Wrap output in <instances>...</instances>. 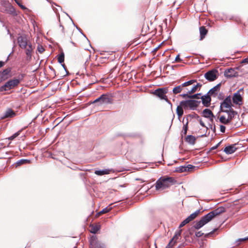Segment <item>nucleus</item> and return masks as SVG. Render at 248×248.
<instances>
[{
	"mask_svg": "<svg viewBox=\"0 0 248 248\" xmlns=\"http://www.w3.org/2000/svg\"><path fill=\"white\" fill-rule=\"evenodd\" d=\"M225 212V208L223 206L219 207L202 217L199 221L196 222L193 227L195 229L198 230L208 223L216 217Z\"/></svg>",
	"mask_w": 248,
	"mask_h": 248,
	"instance_id": "f257e3e1",
	"label": "nucleus"
},
{
	"mask_svg": "<svg viewBox=\"0 0 248 248\" xmlns=\"http://www.w3.org/2000/svg\"><path fill=\"white\" fill-rule=\"evenodd\" d=\"M175 179L172 177L164 176L159 178L155 182V185L157 191H162L169 188L176 183Z\"/></svg>",
	"mask_w": 248,
	"mask_h": 248,
	"instance_id": "f03ea898",
	"label": "nucleus"
},
{
	"mask_svg": "<svg viewBox=\"0 0 248 248\" xmlns=\"http://www.w3.org/2000/svg\"><path fill=\"white\" fill-rule=\"evenodd\" d=\"M17 42L21 48L25 49L27 60L30 61L31 58L32 52L33 50L31 43L26 36H23L18 37Z\"/></svg>",
	"mask_w": 248,
	"mask_h": 248,
	"instance_id": "7ed1b4c3",
	"label": "nucleus"
},
{
	"mask_svg": "<svg viewBox=\"0 0 248 248\" xmlns=\"http://www.w3.org/2000/svg\"><path fill=\"white\" fill-rule=\"evenodd\" d=\"M24 77V75H21V78L18 79L14 78L6 82L3 86L0 87V92H2L13 89L17 87Z\"/></svg>",
	"mask_w": 248,
	"mask_h": 248,
	"instance_id": "20e7f679",
	"label": "nucleus"
},
{
	"mask_svg": "<svg viewBox=\"0 0 248 248\" xmlns=\"http://www.w3.org/2000/svg\"><path fill=\"white\" fill-rule=\"evenodd\" d=\"M200 101L192 99L183 100L180 102V105L184 107L185 110L191 109L195 110L198 107Z\"/></svg>",
	"mask_w": 248,
	"mask_h": 248,
	"instance_id": "39448f33",
	"label": "nucleus"
},
{
	"mask_svg": "<svg viewBox=\"0 0 248 248\" xmlns=\"http://www.w3.org/2000/svg\"><path fill=\"white\" fill-rule=\"evenodd\" d=\"M168 92V88H158L155 90L153 93V94L157 97H158L161 99H163L165 100L168 103L171 104L170 101L168 99L167 96L166 94Z\"/></svg>",
	"mask_w": 248,
	"mask_h": 248,
	"instance_id": "423d86ee",
	"label": "nucleus"
},
{
	"mask_svg": "<svg viewBox=\"0 0 248 248\" xmlns=\"http://www.w3.org/2000/svg\"><path fill=\"white\" fill-rule=\"evenodd\" d=\"M113 99L112 96L109 94H103L99 97L96 99L93 103H99L100 105L103 104H112Z\"/></svg>",
	"mask_w": 248,
	"mask_h": 248,
	"instance_id": "0eeeda50",
	"label": "nucleus"
},
{
	"mask_svg": "<svg viewBox=\"0 0 248 248\" xmlns=\"http://www.w3.org/2000/svg\"><path fill=\"white\" fill-rule=\"evenodd\" d=\"M196 82V80H190L186 81L181 85L175 87L172 90V93L174 94H177L181 93L184 87H189L194 83Z\"/></svg>",
	"mask_w": 248,
	"mask_h": 248,
	"instance_id": "6e6552de",
	"label": "nucleus"
},
{
	"mask_svg": "<svg viewBox=\"0 0 248 248\" xmlns=\"http://www.w3.org/2000/svg\"><path fill=\"white\" fill-rule=\"evenodd\" d=\"M232 99L231 96L227 97L220 104L221 111L224 112V110H228L232 108Z\"/></svg>",
	"mask_w": 248,
	"mask_h": 248,
	"instance_id": "1a4fd4ad",
	"label": "nucleus"
},
{
	"mask_svg": "<svg viewBox=\"0 0 248 248\" xmlns=\"http://www.w3.org/2000/svg\"><path fill=\"white\" fill-rule=\"evenodd\" d=\"M4 11L5 13L13 16L16 15L15 9L10 3H5L4 5Z\"/></svg>",
	"mask_w": 248,
	"mask_h": 248,
	"instance_id": "9d476101",
	"label": "nucleus"
},
{
	"mask_svg": "<svg viewBox=\"0 0 248 248\" xmlns=\"http://www.w3.org/2000/svg\"><path fill=\"white\" fill-rule=\"evenodd\" d=\"M217 70L209 71L205 74L204 77L210 81H214L217 78Z\"/></svg>",
	"mask_w": 248,
	"mask_h": 248,
	"instance_id": "9b49d317",
	"label": "nucleus"
},
{
	"mask_svg": "<svg viewBox=\"0 0 248 248\" xmlns=\"http://www.w3.org/2000/svg\"><path fill=\"white\" fill-rule=\"evenodd\" d=\"M90 246L91 248H104L97 241L95 236H92L90 240Z\"/></svg>",
	"mask_w": 248,
	"mask_h": 248,
	"instance_id": "f8f14e48",
	"label": "nucleus"
},
{
	"mask_svg": "<svg viewBox=\"0 0 248 248\" xmlns=\"http://www.w3.org/2000/svg\"><path fill=\"white\" fill-rule=\"evenodd\" d=\"M202 115L203 117L209 119L211 123L213 122L215 116L210 109L208 108L204 109L202 111Z\"/></svg>",
	"mask_w": 248,
	"mask_h": 248,
	"instance_id": "ddd939ff",
	"label": "nucleus"
},
{
	"mask_svg": "<svg viewBox=\"0 0 248 248\" xmlns=\"http://www.w3.org/2000/svg\"><path fill=\"white\" fill-rule=\"evenodd\" d=\"M232 100L235 104L240 105L242 104L243 98L238 92L234 93Z\"/></svg>",
	"mask_w": 248,
	"mask_h": 248,
	"instance_id": "4468645a",
	"label": "nucleus"
},
{
	"mask_svg": "<svg viewBox=\"0 0 248 248\" xmlns=\"http://www.w3.org/2000/svg\"><path fill=\"white\" fill-rule=\"evenodd\" d=\"M224 75L226 77L231 78L236 77L238 75V73L234 69L230 68L225 71Z\"/></svg>",
	"mask_w": 248,
	"mask_h": 248,
	"instance_id": "2eb2a0df",
	"label": "nucleus"
},
{
	"mask_svg": "<svg viewBox=\"0 0 248 248\" xmlns=\"http://www.w3.org/2000/svg\"><path fill=\"white\" fill-rule=\"evenodd\" d=\"M208 93L205 95L202 96L201 98L203 105L205 107H208L210 105L211 98Z\"/></svg>",
	"mask_w": 248,
	"mask_h": 248,
	"instance_id": "dca6fc26",
	"label": "nucleus"
},
{
	"mask_svg": "<svg viewBox=\"0 0 248 248\" xmlns=\"http://www.w3.org/2000/svg\"><path fill=\"white\" fill-rule=\"evenodd\" d=\"M16 116V113L11 108H8L6 110L3 115L1 117L2 119L7 118H12Z\"/></svg>",
	"mask_w": 248,
	"mask_h": 248,
	"instance_id": "f3484780",
	"label": "nucleus"
},
{
	"mask_svg": "<svg viewBox=\"0 0 248 248\" xmlns=\"http://www.w3.org/2000/svg\"><path fill=\"white\" fill-rule=\"evenodd\" d=\"M235 145L236 144H232L226 147L224 149V152L228 155L233 153L237 149Z\"/></svg>",
	"mask_w": 248,
	"mask_h": 248,
	"instance_id": "a211bd4d",
	"label": "nucleus"
},
{
	"mask_svg": "<svg viewBox=\"0 0 248 248\" xmlns=\"http://www.w3.org/2000/svg\"><path fill=\"white\" fill-rule=\"evenodd\" d=\"M224 112H226L228 114L227 119L229 120L230 123L234 118V115H236L237 113V112L234 111L233 109H231L228 110H224Z\"/></svg>",
	"mask_w": 248,
	"mask_h": 248,
	"instance_id": "6ab92c4d",
	"label": "nucleus"
},
{
	"mask_svg": "<svg viewBox=\"0 0 248 248\" xmlns=\"http://www.w3.org/2000/svg\"><path fill=\"white\" fill-rule=\"evenodd\" d=\"M11 71V68H8L1 72H0V75L5 80L9 77V74Z\"/></svg>",
	"mask_w": 248,
	"mask_h": 248,
	"instance_id": "aec40b11",
	"label": "nucleus"
},
{
	"mask_svg": "<svg viewBox=\"0 0 248 248\" xmlns=\"http://www.w3.org/2000/svg\"><path fill=\"white\" fill-rule=\"evenodd\" d=\"M220 87V84H217L216 86L212 88L211 90H209L208 93L210 95H217V92L219 91V89Z\"/></svg>",
	"mask_w": 248,
	"mask_h": 248,
	"instance_id": "412c9836",
	"label": "nucleus"
},
{
	"mask_svg": "<svg viewBox=\"0 0 248 248\" xmlns=\"http://www.w3.org/2000/svg\"><path fill=\"white\" fill-rule=\"evenodd\" d=\"M185 140L188 143L194 145L195 143L196 138L192 135H188L186 137Z\"/></svg>",
	"mask_w": 248,
	"mask_h": 248,
	"instance_id": "4be33fe9",
	"label": "nucleus"
},
{
	"mask_svg": "<svg viewBox=\"0 0 248 248\" xmlns=\"http://www.w3.org/2000/svg\"><path fill=\"white\" fill-rule=\"evenodd\" d=\"M100 225L98 224H93L90 225V232L93 233H96L100 229Z\"/></svg>",
	"mask_w": 248,
	"mask_h": 248,
	"instance_id": "5701e85b",
	"label": "nucleus"
},
{
	"mask_svg": "<svg viewBox=\"0 0 248 248\" xmlns=\"http://www.w3.org/2000/svg\"><path fill=\"white\" fill-rule=\"evenodd\" d=\"M207 32L208 31L204 26H202L200 28V40H202L205 37Z\"/></svg>",
	"mask_w": 248,
	"mask_h": 248,
	"instance_id": "b1692460",
	"label": "nucleus"
},
{
	"mask_svg": "<svg viewBox=\"0 0 248 248\" xmlns=\"http://www.w3.org/2000/svg\"><path fill=\"white\" fill-rule=\"evenodd\" d=\"M200 213V210H198L196 211L194 213L191 214L186 218L188 219V221L190 222V221L194 220L195 218H196L199 215Z\"/></svg>",
	"mask_w": 248,
	"mask_h": 248,
	"instance_id": "393cba45",
	"label": "nucleus"
},
{
	"mask_svg": "<svg viewBox=\"0 0 248 248\" xmlns=\"http://www.w3.org/2000/svg\"><path fill=\"white\" fill-rule=\"evenodd\" d=\"M184 107L180 105L178 106L176 108V113L178 116V117H181L183 116L184 114Z\"/></svg>",
	"mask_w": 248,
	"mask_h": 248,
	"instance_id": "a878e982",
	"label": "nucleus"
},
{
	"mask_svg": "<svg viewBox=\"0 0 248 248\" xmlns=\"http://www.w3.org/2000/svg\"><path fill=\"white\" fill-rule=\"evenodd\" d=\"M112 209L111 207H106V208L103 209L101 211L99 212L96 215L95 217H99L100 216L102 215V214L107 213L109 212Z\"/></svg>",
	"mask_w": 248,
	"mask_h": 248,
	"instance_id": "bb28decb",
	"label": "nucleus"
},
{
	"mask_svg": "<svg viewBox=\"0 0 248 248\" xmlns=\"http://www.w3.org/2000/svg\"><path fill=\"white\" fill-rule=\"evenodd\" d=\"M31 161L30 160L22 159L19 160L16 163V167L21 166L23 164H30V163H31Z\"/></svg>",
	"mask_w": 248,
	"mask_h": 248,
	"instance_id": "cd10ccee",
	"label": "nucleus"
},
{
	"mask_svg": "<svg viewBox=\"0 0 248 248\" xmlns=\"http://www.w3.org/2000/svg\"><path fill=\"white\" fill-rule=\"evenodd\" d=\"M109 170L106 169L102 170H95L94 173L97 175H103L109 173Z\"/></svg>",
	"mask_w": 248,
	"mask_h": 248,
	"instance_id": "c85d7f7f",
	"label": "nucleus"
},
{
	"mask_svg": "<svg viewBox=\"0 0 248 248\" xmlns=\"http://www.w3.org/2000/svg\"><path fill=\"white\" fill-rule=\"evenodd\" d=\"M182 230H179V231H177L172 238L171 239L172 240L174 241H176V243H177V240L179 239V237H180L182 233Z\"/></svg>",
	"mask_w": 248,
	"mask_h": 248,
	"instance_id": "c756f323",
	"label": "nucleus"
},
{
	"mask_svg": "<svg viewBox=\"0 0 248 248\" xmlns=\"http://www.w3.org/2000/svg\"><path fill=\"white\" fill-rule=\"evenodd\" d=\"M183 91L185 93L184 94L180 95L183 98L188 97L189 95V93L187 92L189 91V88L188 87H184Z\"/></svg>",
	"mask_w": 248,
	"mask_h": 248,
	"instance_id": "7c9ffc66",
	"label": "nucleus"
},
{
	"mask_svg": "<svg viewBox=\"0 0 248 248\" xmlns=\"http://www.w3.org/2000/svg\"><path fill=\"white\" fill-rule=\"evenodd\" d=\"M219 121L220 123L224 124H228L230 123L229 120H228L227 118H226L225 116H221L219 117Z\"/></svg>",
	"mask_w": 248,
	"mask_h": 248,
	"instance_id": "2f4dec72",
	"label": "nucleus"
},
{
	"mask_svg": "<svg viewBox=\"0 0 248 248\" xmlns=\"http://www.w3.org/2000/svg\"><path fill=\"white\" fill-rule=\"evenodd\" d=\"M194 167L191 165H188L187 167H182L180 169V171L181 172H185L187 170H189L190 169H192Z\"/></svg>",
	"mask_w": 248,
	"mask_h": 248,
	"instance_id": "473e14b6",
	"label": "nucleus"
},
{
	"mask_svg": "<svg viewBox=\"0 0 248 248\" xmlns=\"http://www.w3.org/2000/svg\"><path fill=\"white\" fill-rule=\"evenodd\" d=\"M21 131H22V130H19L18 131H17V132H16V133L13 134L12 136L9 137L8 138V139L10 140H13L14 139H15L18 136H19L20 135Z\"/></svg>",
	"mask_w": 248,
	"mask_h": 248,
	"instance_id": "72a5a7b5",
	"label": "nucleus"
},
{
	"mask_svg": "<svg viewBox=\"0 0 248 248\" xmlns=\"http://www.w3.org/2000/svg\"><path fill=\"white\" fill-rule=\"evenodd\" d=\"M64 53L63 52H62L58 56V61L59 62L62 63V62H64Z\"/></svg>",
	"mask_w": 248,
	"mask_h": 248,
	"instance_id": "f704fd0d",
	"label": "nucleus"
},
{
	"mask_svg": "<svg viewBox=\"0 0 248 248\" xmlns=\"http://www.w3.org/2000/svg\"><path fill=\"white\" fill-rule=\"evenodd\" d=\"M201 96V93H197L194 95H190L188 96L187 98H191V99H199L200 96Z\"/></svg>",
	"mask_w": 248,
	"mask_h": 248,
	"instance_id": "c9c22d12",
	"label": "nucleus"
},
{
	"mask_svg": "<svg viewBox=\"0 0 248 248\" xmlns=\"http://www.w3.org/2000/svg\"><path fill=\"white\" fill-rule=\"evenodd\" d=\"M176 244V241H174L171 239L169 244L166 246V248H171Z\"/></svg>",
	"mask_w": 248,
	"mask_h": 248,
	"instance_id": "e433bc0d",
	"label": "nucleus"
},
{
	"mask_svg": "<svg viewBox=\"0 0 248 248\" xmlns=\"http://www.w3.org/2000/svg\"><path fill=\"white\" fill-rule=\"evenodd\" d=\"M197 89H198L197 88L196 86L194 85L192 88H189V91L187 92L189 93V94H191L196 92Z\"/></svg>",
	"mask_w": 248,
	"mask_h": 248,
	"instance_id": "4c0bfd02",
	"label": "nucleus"
},
{
	"mask_svg": "<svg viewBox=\"0 0 248 248\" xmlns=\"http://www.w3.org/2000/svg\"><path fill=\"white\" fill-rule=\"evenodd\" d=\"M189 222L188 220V219L186 218L184 220H183L179 225V228H182L184 227L185 225L188 223Z\"/></svg>",
	"mask_w": 248,
	"mask_h": 248,
	"instance_id": "58836bf2",
	"label": "nucleus"
},
{
	"mask_svg": "<svg viewBox=\"0 0 248 248\" xmlns=\"http://www.w3.org/2000/svg\"><path fill=\"white\" fill-rule=\"evenodd\" d=\"M218 230V229H214L213 231L208 233H206L204 235V237H211L212 236V235L213 234V233L216 232L217 230Z\"/></svg>",
	"mask_w": 248,
	"mask_h": 248,
	"instance_id": "ea45409f",
	"label": "nucleus"
},
{
	"mask_svg": "<svg viewBox=\"0 0 248 248\" xmlns=\"http://www.w3.org/2000/svg\"><path fill=\"white\" fill-rule=\"evenodd\" d=\"M187 124H188V123H187L186 125H184V126L183 127V130L182 132L183 133L182 135L183 134L184 135H186V134L187 129H188Z\"/></svg>",
	"mask_w": 248,
	"mask_h": 248,
	"instance_id": "a19ab883",
	"label": "nucleus"
},
{
	"mask_svg": "<svg viewBox=\"0 0 248 248\" xmlns=\"http://www.w3.org/2000/svg\"><path fill=\"white\" fill-rule=\"evenodd\" d=\"M37 50L41 53H42L45 51V49L42 46H38L37 47Z\"/></svg>",
	"mask_w": 248,
	"mask_h": 248,
	"instance_id": "79ce46f5",
	"label": "nucleus"
},
{
	"mask_svg": "<svg viewBox=\"0 0 248 248\" xmlns=\"http://www.w3.org/2000/svg\"><path fill=\"white\" fill-rule=\"evenodd\" d=\"M195 235L197 237H200L203 235V233L202 231H199L196 232Z\"/></svg>",
	"mask_w": 248,
	"mask_h": 248,
	"instance_id": "37998d69",
	"label": "nucleus"
},
{
	"mask_svg": "<svg viewBox=\"0 0 248 248\" xmlns=\"http://www.w3.org/2000/svg\"><path fill=\"white\" fill-rule=\"evenodd\" d=\"M248 240V236L244 238H240L238 239L237 242H244Z\"/></svg>",
	"mask_w": 248,
	"mask_h": 248,
	"instance_id": "c03bdc74",
	"label": "nucleus"
},
{
	"mask_svg": "<svg viewBox=\"0 0 248 248\" xmlns=\"http://www.w3.org/2000/svg\"><path fill=\"white\" fill-rule=\"evenodd\" d=\"M226 127L223 125L220 126V130L221 132L224 133L225 132Z\"/></svg>",
	"mask_w": 248,
	"mask_h": 248,
	"instance_id": "a18cd8bd",
	"label": "nucleus"
},
{
	"mask_svg": "<svg viewBox=\"0 0 248 248\" xmlns=\"http://www.w3.org/2000/svg\"><path fill=\"white\" fill-rule=\"evenodd\" d=\"M181 61H182L181 59L180 58V55H177V56L176 57L175 59V62H180Z\"/></svg>",
	"mask_w": 248,
	"mask_h": 248,
	"instance_id": "49530a36",
	"label": "nucleus"
},
{
	"mask_svg": "<svg viewBox=\"0 0 248 248\" xmlns=\"http://www.w3.org/2000/svg\"><path fill=\"white\" fill-rule=\"evenodd\" d=\"M200 124L202 126V127H206L205 124H204V123H203V122L202 120H200Z\"/></svg>",
	"mask_w": 248,
	"mask_h": 248,
	"instance_id": "de8ad7c7",
	"label": "nucleus"
},
{
	"mask_svg": "<svg viewBox=\"0 0 248 248\" xmlns=\"http://www.w3.org/2000/svg\"><path fill=\"white\" fill-rule=\"evenodd\" d=\"M221 142H219L217 144L216 146L213 147L211 148V149L212 150H214V149H216V148H217V147L219 146V145L220 144Z\"/></svg>",
	"mask_w": 248,
	"mask_h": 248,
	"instance_id": "09e8293b",
	"label": "nucleus"
},
{
	"mask_svg": "<svg viewBox=\"0 0 248 248\" xmlns=\"http://www.w3.org/2000/svg\"><path fill=\"white\" fill-rule=\"evenodd\" d=\"M5 64V62L2 61H0V68L3 67Z\"/></svg>",
	"mask_w": 248,
	"mask_h": 248,
	"instance_id": "8fccbe9b",
	"label": "nucleus"
},
{
	"mask_svg": "<svg viewBox=\"0 0 248 248\" xmlns=\"http://www.w3.org/2000/svg\"><path fill=\"white\" fill-rule=\"evenodd\" d=\"M242 62L248 63V58H247L243 60Z\"/></svg>",
	"mask_w": 248,
	"mask_h": 248,
	"instance_id": "3c124183",
	"label": "nucleus"
},
{
	"mask_svg": "<svg viewBox=\"0 0 248 248\" xmlns=\"http://www.w3.org/2000/svg\"><path fill=\"white\" fill-rule=\"evenodd\" d=\"M195 86H196L197 88L198 89V88L201 87L202 86V85L200 83H197Z\"/></svg>",
	"mask_w": 248,
	"mask_h": 248,
	"instance_id": "603ef678",
	"label": "nucleus"
},
{
	"mask_svg": "<svg viewBox=\"0 0 248 248\" xmlns=\"http://www.w3.org/2000/svg\"><path fill=\"white\" fill-rule=\"evenodd\" d=\"M4 80H5L0 75V83Z\"/></svg>",
	"mask_w": 248,
	"mask_h": 248,
	"instance_id": "864d4df0",
	"label": "nucleus"
},
{
	"mask_svg": "<svg viewBox=\"0 0 248 248\" xmlns=\"http://www.w3.org/2000/svg\"><path fill=\"white\" fill-rule=\"evenodd\" d=\"M49 67L50 69H51L53 72H55V69L52 66H49Z\"/></svg>",
	"mask_w": 248,
	"mask_h": 248,
	"instance_id": "5fc2aeb1",
	"label": "nucleus"
},
{
	"mask_svg": "<svg viewBox=\"0 0 248 248\" xmlns=\"http://www.w3.org/2000/svg\"><path fill=\"white\" fill-rule=\"evenodd\" d=\"M62 67H64V68H65V65L64 64H62Z\"/></svg>",
	"mask_w": 248,
	"mask_h": 248,
	"instance_id": "6e6d98bb",
	"label": "nucleus"
},
{
	"mask_svg": "<svg viewBox=\"0 0 248 248\" xmlns=\"http://www.w3.org/2000/svg\"><path fill=\"white\" fill-rule=\"evenodd\" d=\"M213 129H214V130H215V125H214V128H213Z\"/></svg>",
	"mask_w": 248,
	"mask_h": 248,
	"instance_id": "4d7b16f0",
	"label": "nucleus"
}]
</instances>
